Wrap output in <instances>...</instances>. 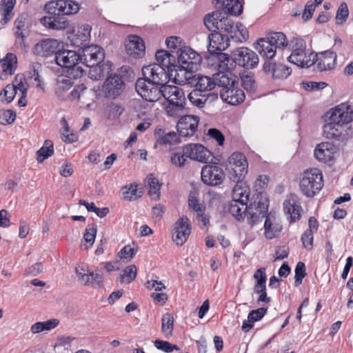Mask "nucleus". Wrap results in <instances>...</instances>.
<instances>
[{
  "instance_id": "obj_1",
  "label": "nucleus",
  "mask_w": 353,
  "mask_h": 353,
  "mask_svg": "<svg viewBox=\"0 0 353 353\" xmlns=\"http://www.w3.org/2000/svg\"><path fill=\"white\" fill-rule=\"evenodd\" d=\"M216 11L204 18V24L210 31H224L232 34L235 26L228 14L238 16L243 12V4L239 0H214Z\"/></svg>"
},
{
  "instance_id": "obj_2",
  "label": "nucleus",
  "mask_w": 353,
  "mask_h": 353,
  "mask_svg": "<svg viewBox=\"0 0 353 353\" xmlns=\"http://www.w3.org/2000/svg\"><path fill=\"white\" fill-rule=\"evenodd\" d=\"M199 62V55L190 48L183 47L176 51L175 83L180 85L185 84L192 78V72L197 69Z\"/></svg>"
},
{
  "instance_id": "obj_3",
  "label": "nucleus",
  "mask_w": 353,
  "mask_h": 353,
  "mask_svg": "<svg viewBox=\"0 0 353 353\" xmlns=\"http://www.w3.org/2000/svg\"><path fill=\"white\" fill-rule=\"evenodd\" d=\"M287 46L285 35L281 32H276L259 39L254 44V48L262 58L272 61L276 55V49H284Z\"/></svg>"
},
{
  "instance_id": "obj_4",
  "label": "nucleus",
  "mask_w": 353,
  "mask_h": 353,
  "mask_svg": "<svg viewBox=\"0 0 353 353\" xmlns=\"http://www.w3.org/2000/svg\"><path fill=\"white\" fill-rule=\"evenodd\" d=\"M288 45L291 50L288 61L301 68H309L315 63L317 54L306 50V43L303 39L293 38Z\"/></svg>"
},
{
  "instance_id": "obj_5",
  "label": "nucleus",
  "mask_w": 353,
  "mask_h": 353,
  "mask_svg": "<svg viewBox=\"0 0 353 353\" xmlns=\"http://www.w3.org/2000/svg\"><path fill=\"white\" fill-rule=\"evenodd\" d=\"M250 188L245 184H236L233 188L228 210L236 219L241 220L247 212Z\"/></svg>"
},
{
  "instance_id": "obj_6",
  "label": "nucleus",
  "mask_w": 353,
  "mask_h": 353,
  "mask_svg": "<svg viewBox=\"0 0 353 353\" xmlns=\"http://www.w3.org/2000/svg\"><path fill=\"white\" fill-rule=\"evenodd\" d=\"M300 189L307 197H313L323 187V174L317 168L307 170L300 180Z\"/></svg>"
},
{
  "instance_id": "obj_7",
  "label": "nucleus",
  "mask_w": 353,
  "mask_h": 353,
  "mask_svg": "<svg viewBox=\"0 0 353 353\" xmlns=\"http://www.w3.org/2000/svg\"><path fill=\"white\" fill-rule=\"evenodd\" d=\"M248 163L241 152L232 153L228 159V177L236 183L244 184L243 181L248 173Z\"/></svg>"
},
{
  "instance_id": "obj_8",
  "label": "nucleus",
  "mask_w": 353,
  "mask_h": 353,
  "mask_svg": "<svg viewBox=\"0 0 353 353\" xmlns=\"http://www.w3.org/2000/svg\"><path fill=\"white\" fill-rule=\"evenodd\" d=\"M173 72L174 70H170L159 64H150L142 68L143 78L159 85L167 83L173 76Z\"/></svg>"
},
{
  "instance_id": "obj_9",
  "label": "nucleus",
  "mask_w": 353,
  "mask_h": 353,
  "mask_svg": "<svg viewBox=\"0 0 353 353\" xmlns=\"http://www.w3.org/2000/svg\"><path fill=\"white\" fill-rule=\"evenodd\" d=\"M79 8V4L72 0H52L43 7L46 12L54 16L74 14Z\"/></svg>"
},
{
  "instance_id": "obj_10",
  "label": "nucleus",
  "mask_w": 353,
  "mask_h": 353,
  "mask_svg": "<svg viewBox=\"0 0 353 353\" xmlns=\"http://www.w3.org/2000/svg\"><path fill=\"white\" fill-rule=\"evenodd\" d=\"M323 135L327 139L344 142L352 137L353 130L352 128H345L328 118L323 126Z\"/></svg>"
},
{
  "instance_id": "obj_11",
  "label": "nucleus",
  "mask_w": 353,
  "mask_h": 353,
  "mask_svg": "<svg viewBox=\"0 0 353 353\" xmlns=\"http://www.w3.org/2000/svg\"><path fill=\"white\" fill-rule=\"evenodd\" d=\"M125 88V83L121 75L114 74L108 77L102 86L104 97L115 99L120 97Z\"/></svg>"
},
{
  "instance_id": "obj_12",
  "label": "nucleus",
  "mask_w": 353,
  "mask_h": 353,
  "mask_svg": "<svg viewBox=\"0 0 353 353\" xmlns=\"http://www.w3.org/2000/svg\"><path fill=\"white\" fill-rule=\"evenodd\" d=\"M160 85L154 84L144 78H139L136 82L135 89L137 93L149 102H156L160 100Z\"/></svg>"
},
{
  "instance_id": "obj_13",
  "label": "nucleus",
  "mask_w": 353,
  "mask_h": 353,
  "mask_svg": "<svg viewBox=\"0 0 353 353\" xmlns=\"http://www.w3.org/2000/svg\"><path fill=\"white\" fill-rule=\"evenodd\" d=\"M80 62L87 66L101 63L104 61L105 52L103 48L97 45H91L80 50Z\"/></svg>"
},
{
  "instance_id": "obj_14",
  "label": "nucleus",
  "mask_w": 353,
  "mask_h": 353,
  "mask_svg": "<svg viewBox=\"0 0 353 353\" xmlns=\"http://www.w3.org/2000/svg\"><path fill=\"white\" fill-rule=\"evenodd\" d=\"M80 52L77 53L73 50H61L60 49L57 52L54 57L56 63L58 65L68 68H76L79 72L80 75H83L84 70L80 66H77L79 61H80Z\"/></svg>"
},
{
  "instance_id": "obj_15",
  "label": "nucleus",
  "mask_w": 353,
  "mask_h": 353,
  "mask_svg": "<svg viewBox=\"0 0 353 353\" xmlns=\"http://www.w3.org/2000/svg\"><path fill=\"white\" fill-rule=\"evenodd\" d=\"M208 36L209 44L208 50L210 54L208 59H214L218 57V53H223L230 46V39L228 35L219 32L212 31Z\"/></svg>"
},
{
  "instance_id": "obj_16",
  "label": "nucleus",
  "mask_w": 353,
  "mask_h": 353,
  "mask_svg": "<svg viewBox=\"0 0 353 353\" xmlns=\"http://www.w3.org/2000/svg\"><path fill=\"white\" fill-rule=\"evenodd\" d=\"M327 117L345 128H350L348 124L353 121V108L347 103H341L327 112Z\"/></svg>"
},
{
  "instance_id": "obj_17",
  "label": "nucleus",
  "mask_w": 353,
  "mask_h": 353,
  "mask_svg": "<svg viewBox=\"0 0 353 353\" xmlns=\"http://www.w3.org/2000/svg\"><path fill=\"white\" fill-rule=\"evenodd\" d=\"M201 180L209 186H216L221 184L225 179L223 170L216 165H205L202 168Z\"/></svg>"
},
{
  "instance_id": "obj_18",
  "label": "nucleus",
  "mask_w": 353,
  "mask_h": 353,
  "mask_svg": "<svg viewBox=\"0 0 353 353\" xmlns=\"http://www.w3.org/2000/svg\"><path fill=\"white\" fill-rule=\"evenodd\" d=\"M239 66L246 69H252L259 64V57L255 52L246 47L236 49L232 54Z\"/></svg>"
},
{
  "instance_id": "obj_19",
  "label": "nucleus",
  "mask_w": 353,
  "mask_h": 353,
  "mask_svg": "<svg viewBox=\"0 0 353 353\" xmlns=\"http://www.w3.org/2000/svg\"><path fill=\"white\" fill-rule=\"evenodd\" d=\"M191 233L189 219L183 216L179 218L174 225L172 239L177 245H183Z\"/></svg>"
},
{
  "instance_id": "obj_20",
  "label": "nucleus",
  "mask_w": 353,
  "mask_h": 353,
  "mask_svg": "<svg viewBox=\"0 0 353 353\" xmlns=\"http://www.w3.org/2000/svg\"><path fill=\"white\" fill-rule=\"evenodd\" d=\"M263 71L273 79H284L290 75L292 69L281 63L266 60L263 65Z\"/></svg>"
},
{
  "instance_id": "obj_21",
  "label": "nucleus",
  "mask_w": 353,
  "mask_h": 353,
  "mask_svg": "<svg viewBox=\"0 0 353 353\" xmlns=\"http://www.w3.org/2000/svg\"><path fill=\"white\" fill-rule=\"evenodd\" d=\"M199 122V119L196 116H182L176 124L179 134L183 137L193 136L197 130Z\"/></svg>"
},
{
  "instance_id": "obj_22",
  "label": "nucleus",
  "mask_w": 353,
  "mask_h": 353,
  "mask_svg": "<svg viewBox=\"0 0 353 353\" xmlns=\"http://www.w3.org/2000/svg\"><path fill=\"white\" fill-rule=\"evenodd\" d=\"M283 210L290 223L301 219L302 208L296 195L291 194L283 202Z\"/></svg>"
},
{
  "instance_id": "obj_23",
  "label": "nucleus",
  "mask_w": 353,
  "mask_h": 353,
  "mask_svg": "<svg viewBox=\"0 0 353 353\" xmlns=\"http://www.w3.org/2000/svg\"><path fill=\"white\" fill-rule=\"evenodd\" d=\"M268 205L262 201H258L257 203L252 205L250 203L248 208V222L252 226L261 222L263 218L266 219Z\"/></svg>"
},
{
  "instance_id": "obj_24",
  "label": "nucleus",
  "mask_w": 353,
  "mask_h": 353,
  "mask_svg": "<svg viewBox=\"0 0 353 353\" xmlns=\"http://www.w3.org/2000/svg\"><path fill=\"white\" fill-rule=\"evenodd\" d=\"M336 148L331 142H323L318 144L314 150V157L320 162L332 163L334 159Z\"/></svg>"
},
{
  "instance_id": "obj_25",
  "label": "nucleus",
  "mask_w": 353,
  "mask_h": 353,
  "mask_svg": "<svg viewBox=\"0 0 353 353\" xmlns=\"http://www.w3.org/2000/svg\"><path fill=\"white\" fill-rule=\"evenodd\" d=\"M183 153L186 157L200 162H207L211 152L201 144L190 143L183 147Z\"/></svg>"
},
{
  "instance_id": "obj_26",
  "label": "nucleus",
  "mask_w": 353,
  "mask_h": 353,
  "mask_svg": "<svg viewBox=\"0 0 353 353\" xmlns=\"http://www.w3.org/2000/svg\"><path fill=\"white\" fill-rule=\"evenodd\" d=\"M125 50L130 57L140 58L145 54V46L143 40L139 36L131 34L125 41Z\"/></svg>"
},
{
  "instance_id": "obj_27",
  "label": "nucleus",
  "mask_w": 353,
  "mask_h": 353,
  "mask_svg": "<svg viewBox=\"0 0 353 353\" xmlns=\"http://www.w3.org/2000/svg\"><path fill=\"white\" fill-rule=\"evenodd\" d=\"M59 42L57 39H46L36 43L33 48L34 53L41 57L56 55L59 50Z\"/></svg>"
},
{
  "instance_id": "obj_28",
  "label": "nucleus",
  "mask_w": 353,
  "mask_h": 353,
  "mask_svg": "<svg viewBox=\"0 0 353 353\" xmlns=\"http://www.w3.org/2000/svg\"><path fill=\"white\" fill-rule=\"evenodd\" d=\"M220 96L224 101L233 105L242 103L245 97L244 92L238 88V85L230 88H221Z\"/></svg>"
},
{
  "instance_id": "obj_29",
  "label": "nucleus",
  "mask_w": 353,
  "mask_h": 353,
  "mask_svg": "<svg viewBox=\"0 0 353 353\" xmlns=\"http://www.w3.org/2000/svg\"><path fill=\"white\" fill-rule=\"evenodd\" d=\"M28 19V15L26 13H22L18 16L14 21L15 25V43L17 46H20L21 48H25V39L26 38V35L24 32L26 29L28 28L27 21Z\"/></svg>"
},
{
  "instance_id": "obj_30",
  "label": "nucleus",
  "mask_w": 353,
  "mask_h": 353,
  "mask_svg": "<svg viewBox=\"0 0 353 353\" xmlns=\"http://www.w3.org/2000/svg\"><path fill=\"white\" fill-rule=\"evenodd\" d=\"M336 54L332 51L327 50L319 54L315 59L317 62V68L320 71L332 70L335 67Z\"/></svg>"
},
{
  "instance_id": "obj_31",
  "label": "nucleus",
  "mask_w": 353,
  "mask_h": 353,
  "mask_svg": "<svg viewBox=\"0 0 353 353\" xmlns=\"http://www.w3.org/2000/svg\"><path fill=\"white\" fill-rule=\"evenodd\" d=\"M282 230V225L274 216L270 214L266 216L264 223V235L268 239H272L279 235Z\"/></svg>"
},
{
  "instance_id": "obj_32",
  "label": "nucleus",
  "mask_w": 353,
  "mask_h": 353,
  "mask_svg": "<svg viewBox=\"0 0 353 353\" xmlns=\"http://www.w3.org/2000/svg\"><path fill=\"white\" fill-rule=\"evenodd\" d=\"M188 98L193 105L201 108L204 106L209 98H212V100L217 99L218 94L214 92L203 94V92L194 89L188 94Z\"/></svg>"
},
{
  "instance_id": "obj_33",
  "label": "nucleus",
  "mask_w": 353,
  "mask_h": 353,
  "mask_svg": "<svg viewBox=\"0 0 353 353\" xmlns=\"http://www.w3.org/2000/svg\"><path fill=\"white\" fill-rule=\"evenodd\" d=\"M88 67L90 68L89 77L96 81L103 78L112 71V63L110 61H103L101 63Z\"/></svg>"
},
{
  "instance_id": "obj_34",
  "label": "nucleus",
  "mask_w": 353,
  "mask_h": 353,
  "mask_svg": "<svg viewBox=\"0 0 353 353\" xmlns=\"http://www.w3.org/2000/svg\"><path fill=\"white\" fill-rule=\"evenodd\" d=\"M214 79L216 81V86L222 88H230L235 85H238L239 79L231 72H221L214 74Z\"/></svg>"
},
{
  "instance_id": "obj_35",
  "label": "nucleus",
  "mask_w": 353,
  "mask_h": 353,
  "mask_svg": "<svg viewBox=\"0 0 353 353\" xmlns=\"http://www.w3.org/2000/svg\"><path fill=\"white\" fill-rule=\"evenodd\" d=\"M72 85V81L69 77L59 75L56 79L55 92L61 100H67V92Z\"/></svg>"
},
{
  "instance_id": "obj_36",
  "label": "nucleus",
  "mask_w": 353,
  "mask_h": 353,
  "mask_svg": "<svg viewBox=\"0 0 353 353\" xmlns=\"http://www.w3.org/2000/svg\"><path fill=\"white\" fill-rule=\"evenodd\" d=\"M157 63L156 64L161 65L164 68L170 70H175V54H171L166 50H158L155 54Z\"/></svg>"
},
{
  "instance_id": "obj_37",
  "label": "nucleus",
  "mask_w": 353,
  "mask_h": 353,
  "mask_svg": "<svg viewBox=\"0 0 353 353\" xmlns=\"http://www.w3.org/2000/svg\"><path fill=\"white\" fill-rule=\"evenodd\" d=\"M217 61L216 63V65L219 68L225 70L226 72H230L237 63L235 57L230 56L226 53H218V57L215 58Z\"/></svg>"
},
{
  "instance_id": "obj_38",
  "label": "nucleus",
  "mask_w": 353,
  "mask_h": 353,
  "mask_svg": "<svg viewBox=\"0 0 353 353\" xmlns=\"http://www.w3.org/2000/svg\"><path fill=\"white\" fill-rule=\"evenodd\" d=\"M17 3V0H1L0 5V12L3 16L1 23L4 25L7 23L13 17V8Z\"/></svg>"
},
{
  "instance_id": "obj_39",
  "label": "nucleus",
  "mask_w": 353,
  "mask_h": 353,
  "mask_svg": "<svg viewBox=\"0 0 353 353\" xmlns=\"http://www.w3.org/2000/svg\"><path fill=\"white\" fill-rule=\"evenodd\" d=\"M79 281L84 285L92 286V288H99L103 284V276L101 274L90 271L85 275H81Z\"/></svg>"
},
{
  "instance_id": "obj_40",
  "label": "nucleus",
  "mask_w": 353,
  "mask_h": 353,
  "mask_svg": "<svg viewBox=\"0 0 353 353\" xmlns=\"http://www.w3.org/2000/svg\"><path fill=\"white\" fill-rule=\"evenodd\" d=\"M216 87V81L208 76H199L196 79L195 84V90H198L203 93L209 92L214 89Z\"/></svg>"
},
{
  "instance_id": "obj_41",
  "label": "nucleus",
  "mask_w": 353,
  "mask_h": 353,
  "mask_svg": "<svg viewBox=\"0 0 353 353\" xmlns=\"http://www.w3.org/2000/svg\"><path fill=\"white\" fill-rule=\"evenodd\" d=\"M40 22L43 26L50 30H63L68 26L67 21H61L52 17H43L40 19Z\"/></svg>"
},
{
  "instance_id": "obj_42",
  "label": "nucleus",
  "mask_w": 353,
  "mask_h": 353,
  "mask_svg": "<svg viewBox=\"0 0 353 353\" xmlns=\"http://www.w3.org/2000/svg\"><path fill=\"white\" fill-rule=\"evenodd\" d=\"M0 63L4 72L12 74L17 68V56L13 53H8L4 58L0 60Z\"/></svg>"
},
{
  "instance_id": "obj_43",
  "label": "nucleus",
  "mask_w": 353,
  "mask_h": 353,
  "mask_svg": "<svg viewBox=\"0 0 353 353\" xmlns=\"http://www.w3.org/2000/svg\"><path fill=\"white\" fill-rule=\"evenodd\" d=\"M53 153V143L50 140H46L43 145L37 152V160L39 163H42L45 159L51 157Z\"/></svg>"
},
{
  "instance_id": "obj_44",
  "label": "nucleus",
  "mask_w": 353,
  "mask_h": 353,
  "mask_svg": "<svg viewBox=\"0 0 353 353\" xmlns=\"http://www.w3.org/2000/svg\"><path fill=\"white\" fill-rule=\"evenodd\" d=\"M148 185L149 186L148 194L153 200H158L160 198V184L158 179L149 176L147 178Z\"/></svg>"
},
{
  "instance_id": "obj_45",
  "label": "nucleus",
  "mask_w": 353,
  "mask_h": 353,
  "mask_svg": "<svg viewBox=\"0 0 353 353\" xmlns=\"http://www.w3.org/2000/svg\"><path fill=\"white\" fill-rule=\"evenodd\" d=\"M122 190L123 199L126 201H135L142 196L141 192H138L137 185L130 184L129 186H125Z\"/></svg>"
},
{
  "instance_id": "obj_46",
  "label": "nucleus",
  "mask_w": 353,
  "mask_h": 353,
  "mask_svg": "<svg viewBox=\"0 0 353 353\" xmlns=\"http://www.w3.org/2000/svg\"><path fill=\"white\" fill-rule=\"evenodd\" d=\"M242 87L248 92H254L256 90V83L252 73L243 74L241 77Z\"/></svg>"
},
{
  "instance_id": "obj_47",
  "label": "nucleus",
  "mask_w": 353,
  "mask_h": 353,
  "mask_svg": "<svg viewBox=\"0 0 353 353\" xmlns=\"http://www.w3.org/2000/svg\"><path fill=\"white\" fill-rule=\"evenodd\" d=\"M234 35L230 34L232 39L236 38L237 41L243 42L249 38L248 29L241 23L236 24L233 31Z\"/></svg>"
},
{
  "instance_id": "obj_48",
  "label": "nucleus",
  "mask_w": 353,
  "mask_h": 353,
  "mask_svg": "<svg viewBox=\"0 0 353 353\" xmlns=\"http://www.w3.org/2000/svg\"><path fill=\"white\" fill-rule=\"evenodd\" d=\"M161 321L162 332L166 336H171L173 330V316L169 313H165L162 316Z\"/></svg>"
},
{
  "instance_id": "obj_49",
  "label": "nucleus",
  "mask_w": 353,
  "mask_h": 353,
  "mask_svg": "<svg viewBox=\"0 0 353 353\" xmlns=\"http://www.w3.org/2000/svg\"><path fill=\"white\" fill-rule=\"evenodd\" d=\"M61 125L62 126V140L65 143H72L77 141V136L74 133L69 134L70 128L65 118L61 119Z\"/></svg>"
},
{
  "instance_id": "obj_50",
  "label": "nucleus",
  "mask_w": 353,
  "mask_h": 353,
  "mask_svg": "<svg viewBox=\"0 0 353 353\" xmlns=\"http://www.w3.org/2000/svg\"><path fill=\"white\" fill-rule=\"evenodd\" d=\"M349 10L345 3H341L336 14V24L341 25L345 23L348 17Z\"/></svg>"
},
{
  "instance_id": "obj_51",
  "label": "nucleus",
  "mask_w": 353,
  "mask_h": 353,
  "mask_svg": "<svg viewBox=\"0 0 353 353\" xmlns=\"http://www.w3.org/2000/svg\"><path fill=\"white\" fill-rule=\"evenodd\" d=\"M185 104V103H179V101L168 103V105L165 108L166 112L170 117H178L183 110Z\"/></svg>"
},
{
  "instance_id": "obj_52",
  "label": "nucleus",
  "mask_w": 353,
  "mask_h": 353,
  "mask_svg": "<svg viewBox=\"0 0 353 353\" xmlns=\"http://www.w3.org/2000/svg\"><path fill=\"white\" fill-rule=\"evenodd\" d=\"M123 272L121 281L130 283L137 276V268L134 265H128L123 270Z\"/></svg>"
},
{
  "instance_id": "obj_53",
  "label": "nucleus",
  "mask_w": 353,
  "mask_h": 353,
  "mask_svg": "<svg viewBox=\"0 0 353 353\" xmlns=\"http://www.w3.org/2000/svg\"><path fill=\"white\" fill-rule=\"evenodd\" d=\"M16 119V113L12 110H0V123L7 125L12 123Z\"/></svg>"
},
{
  "instance_id": "obj_54",
  "label": "nucleus",
  "mask_w": 353,
  "mask_h": 353,
  "mask_svg": "<svg viewBox=\"0 0 353 353\" xmlns=\"http://www.w3.org/2000/svg\"><path fill=\"white\" fill-rule=\"evenodd\" d=\"M188 205L190 209L196 212V214H201V213L205 211V205L203 203H199L195 196H191L189 197Z\"/></svg>"
},
{
  "instance_id": "obj_55",
  "label": "nucleus",
  "mask_w": 353,
  "mask_h": 353,
  "mask_svg": "<svg viewBox=\"0 0 353 353\" xmlns=\"http://www.w3.org/2000/svg\"><path fill=\"white\" fill-rule=\"evenodd\" d=\"M295 285H299L301 284L303 278L306 276L305 265L304 263L299 261L297 263L295 268Z\"/></svg>"
},
{
  "instance_id": "obj_56",
  "label": "nucleus",
  "mask_w": 353,
  "mask_h": 353,
  "mask_svg": "<svg viewBox=\"0 0 353 353\" xmlns=\"http://www.w3.org/2000/svg\"><path fill=\"white\" fill-rule=\"evenodd\" d=\"M301 240L303 246L307 250H311L313 248L314 233L311 230H305L301 235Z\"/></svg>"
},
{
  "instance_id": "obj_57",
  "label": "nucleus",
  "mask_w": 353,
  "mask_h": 353,
  "mask_svg": "<svg viewBox=\"0 0 353 353\" xmlns=\"http://www.w3.org/2000/svg\"><path fill=\"white\" fill-rule=\"evenodd\" d=\"M137 252V248H132L130 245L124 246L119 252L121 259L130 261Z\"/></svg>"
},
{
  "instance_id": "obj_58",
  "label": "nucleus",
  "mask_w": 353,
  "mask_h": 353,
  "mask_svg": "<svg viewBox=\"0 0 353 353\" xmlns=\"http://www.w3.org/2000/svg\"><path fill=\"white\" fill-rule=\"evenodd\" d=\"M301 84L306 91L323 90L327 85V84L323 81H302Z\"/></svg>"
},
{
  "instance_id": "obj_59",
  "label": "nucleus",
  "mask_w": 353,
  "mask_h": 353,
  "mask_svg": "<svg viewBox=\"0 0 353 353\" xmlns=\"http://www.w3.org/2000/svg\"><path fill=\"white\" fill-rule=\"evenodd\" d=\"M176 91H177V86L169 85H167V83L160 85V99L162 97H164L168 101L170 99V97H171L172 94L174 93L173 92Z\"/></svg>"
},
{
  "instance_id": "obj_60",
  "label": "nucleus",
  "mask_w": 353,
  "mask_h": 353,
  "mask_svg": "<svg viewBox=\"0 0 353 353\" xmlns=\"http://www.w3.org/2000/svg\"><path fill=\"white\" fill-rule=\"evenodd\" d=\"M185 157V155L183 153V150H182V152H181V151L174 152H173V154L171 157V162L173 165H174L177 167H179V168L183 167L185 165V163L186 161Z\"/></svg>"
},
{
  "instance_id": "obj_61",
  "label": "nucleus",
  "mask_w": 353,
  "mask_h": 353,
  "mask_svg": "<svg viewBox=\"0 0 353 353\" xmlns=\"http://www.w3.org/2000/svg\"><path fill=\"white\" fill-rule=\"evenodd\" d=\"M25 79L22 76L17 74L14 77L12 85L15 87L16 92L19 91L21 94H27L28 85L23 83Z\"/></svg>"
},
{
  "instance_id": "obj_62",
  "label": "nucleus",
  "mask_w": 353,
  "mask_h": 353,
  "mask_svg": "<svg viewBox=\"0 0 353 353\" xmlns=\"http://www.w3.org/2000/svg\"><path fill=\"white\" fill-rule=\"evenodd\" d=\"M179 142L178 134L174 132H169L160 138L159 140V144H170L173 145Z\"/></svg>"
},
{
  "instance_id": "obj_63",
  "label": "nucleus",
  "mask_w": 353,
  "mask_h": 353,
  "mask_svg": "<svg viewBox=\"0 0 353 353\" xmlns=\"http://www.w3.org/2000/svg\"><path fill=\"white\" fill-rule=\"evenodd\" d=\"M97 226L93 224L85 229L83 239L87 242L92 245L94 242L97 234Z\"/></svg>"
},
{
  "instance_id": "obj_64",
  "label": "nucleus",
  "mask_w": 353,
  "mask_h": 353,
  "mask_svg": "<svg viewBox=\"0 0 353 353\" xmlns=\"http://www.w3.org/2000/svg\"><path fill=\"white\" fill-rule=\"evenodd\" d=\"M268 309L265 307H260L256 310H252L248 314V319L252 322H256L261 320L267 313Z\"/></svg>"
}]
</instances>
